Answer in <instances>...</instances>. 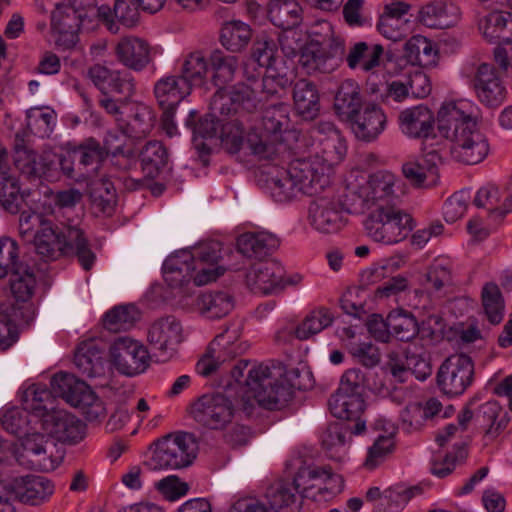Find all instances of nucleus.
<instances>
[{
	"label": "nucleus",
	"instance_id": "nucleus-53",
	"mask_svg": "<svg viewBox=\"0 0 512 512\" xmlns=\"http://www.w3.org/2000/svg\"><path fill=\"white\" fill-rule=\"evenodd\" d=\"M209 62L200 51H194L183 57L180 65V77L192 89L193 85L201 84L206 78Z\"/></svg>",
	"mask_w": 512,
	"mask_h": 512
},
{
	"label": "nucleus",
	"instance_id": "nucleus-32",
	"mask_svg": "<svg viewBox=\"0 0 512 512\" xmlns=\"http://www.w3.org/2000/svg\"><path fill=\"white\" fill-rule=\"evenodd\" d=\"M460 8L451 0H435L423 6L420 21L429 28L446 29L460 20Z\"/></svg>",
	"mask_w": 512,
	"mask_h": 512
},
{
	"label": "nucleus",
	"instance_id": "nucleus-20",
	"mask_svg": "<svg viewBox=\"0 0 512 512\" xmlns=\"http://www.w3.org/2000/svg\"><path fill=\"white\" fill-rule=\"evenodd\" d=\"M474 365L471 358L465 354H455L448 357L440 366L437 373V383L447 395H461L472 383Z\"/></svg>",
	"mask_w": 512,
	"mask_h": 512
},
{
	"label": "nucleus",
	"instance_id": "nucleus-49",
	"mask_svg": "<svg viewBox=\"0 0 512 512\" xmlns=\"http://www.w3.org/2000/svg\"><path fill=\"white\" fill-rule=\"evenodd\" d=\"M362 98L359 85L351 79L343 81L335 95L334 108L341 117L349 119L361 108Z\"/></svg>",
	"mask_w": 512,
	"mask_h": 512
},
{
	"label": "nucleus",
	"instance_id": "nucleus-15",
	"mask_svg": "<svg viewBox=\"0 0 512 512\" xmlns=\"http://www.w3.org/2000/svg\"><path fill=\"white\" fill-rule=\"evenodd\" d=\"M461 74L472 86L482 104L497 107L504 102L506 88L492 64L472 59L463 65Z\"/></svg>",
	"mask_w": 512,
	"mask_h": 512
},
{
	"label": "nucleus",
	"instance_id": "nucleus-56",
	"mask_svg": "<svg viewBox=\"0 0 512 512\" xmlns=\"http://www.w3.org/2000/svg\"><path fill=\"white\" fill-rule=\"evenodd\" d=\"M19 186L17 179L11 175L10 169L1 172L0 174V204L2 207L11 214H16L20 211V206L23 202L22 196L19 193Z\"/></svg>",
	"mask_w": 512,
	"mask_h": 512
},
{
	"label": "nucleus",
	"instance_id": "nucleus-31",
	"mask_svg": "<svg viewBox=\"0 0 512 512\" xmlns=\"http://www.w3.org/2000/svg\"><path fill=\"white\" fill-rule=\"evenodd\" d=\"M398 123L401 132L408 138H428L434 132L435 117L430 108L419 104L402 110Z\"/></svg>",
	"mask_w": 512,
	"mask_h": 512
},
{
	"label": "nucleus",
	"instance_id": "nucleus-28",
	"mask_svg": "<svg viewBox=\"0 0 512 512\" xmlns=\"http://www.w3.org/2000/svg\"><path fill=\"white\" fill-rule=\"evenodd\" d=\"M366 421L357 423H332L322 435V446L327 456L335 461L344 460L352 434L359 435L364 432Z\"/></svg>",
	"mask_w": 512,
	"mask_h": 512
},
{
	"label": "nucleus",
	"instance_id": "nucleus-43",
	"mask_svg": "<svg viewBox=\"0 0 512 512\" xmlns=\"http://www.w3.org/2000/svg\"><path fill=\"white\" fill-rule=\"evenodd\" d=\"M295 109L305 120H313L320 111L319 94L316 86L306 80H298L293 88Z\"/></svg>",
	"mask_w": 512,
	"mask_h": 512
},
{
	"label": "nucleus",
	"instance_id": "nucleus-60",
	"mask_svg": "<svg viewBox=\"0 0 512 512\" xmlns=\"http://www.w3.org/2000/svg\"><path fill=\"white\" fill-rule=\"evenodd\" d=\"M138 318V312L132 305L114 307L105 314L104 326L112 332L130 329Z\"/></svg>",
	"mask_w": 512,
	"mask_h": 512
},
{
	"label": "nucleus",
	"instance_id": "nucleus-35",
	"mask_svg": "<svg viewBox=\"0 0 512 512\" xmlns=\"http://www.w3.org/2000/svg\"><path fill=\"white\" fill-rule=\"evenodd\" d=\"M384 53L383 46L380 44H369L364 41L352 43L344 60L351 70H361L365 73L374 72L380 66L381 57Z\"/></svg>",
	"mask_w": 512,
	"mask_h": 512
},
{
	"label": "nucleus",
	"instance_id": "nucleus-12",
	"mask_svg": "<svg viewBox=\"0 0 512 512\" xmlns=\"http://www.w3.org/2000/svg\"><path fill=\"white\" fill-rule=\"evenodd\" d=\"M289 106L277 102L267 106L261 117L259 132L249 134L248 147L259 159H272L282 146V134L289 128Z\"/></svg>",
	"mask_w": 512,
	"mask_h": 512
},
{
	"label": "nucleus",
	"instance_id": "nucleus-30",
	"mask_svg": "<svg viewBox=\"0 0 512 512\" xmlns=\"http://www.w3.org/2000/svg\"><path fill=\"white\" fill-rule=\"evenodd\" d=\"M115 56L123 66L140 72L153 61V48L142 38L126 36L116 44Z\"/></svg>",
	"mask_w": 512,
	"mask_h": 512
},
{
	"label": "nucleus",
	"instance_id": "nucleus-33",
	"mask_svg": "<svg viewBox=\"0 0 512 512\" xmlns=\"http://www.w3.org/2000/svg\"><path fill=\"white\" fill-rule=\"evenodd\" d=\"M190 85L179 75L166 76L154 86V94L164 113L174 114L178 104L191 93Z\"/></svg>",
	"mask_w": 512,
	"mask_h": 512
},
{
	"label": "nucleus",
	"instance_id": "nucleus-50",
	"mask_svg": "<svg viewBox=\"0 0 512 512\" xmlns=\"http://www.w3.org/2000/svg\"><path fill=\"white\" fill-rule=\"evenodd\" d=\"M209 64L212 69L211 80L215 86L219 87L217 92L226 90L223 86L234 79L238 69V58L232 55H225L220 50H215L210 55Z\"/></svg>",
	"mask_w": 512,
	"mask_h": 512
},
{
	"label": "nucleus",
	"instance_id": "nucleus-11",
	"mask_svg": "<svg viewBox=\"0 0 512 512\" xmlns=\"http://www.w3.org/2000/svg\"><path fill=\"white\" fill-rule=\"evenodd\" d=\"M151 457L146 465L150 470H177L190 466L197 457V443L186 432L169 433L149 446Z\"/></svg>",
	"mask_w": 512,
	"mask_h": 512
},
{
	"label": "nucleus",
	"instance_id": "nucleus-13",
	"mask_svg": "<svg viewBox=\"0 0 512 512\" xmlns=\"http://www.w3.org/2000/svg\"><path fill=\"white\" fill-rule=\"evenodd\" d=\"M413 227L411 215L396 205L373 209L364 221L367 236L386 245L402 241Z\"/></svg>",
	"mask_w": 512,
	"mask_h": 512
},
{
	"label": "nucleus",
	"instance_id": "nucleus-58",
	"mask_svg": "<svg viewBox=\"0 0 512 512\" xmlns=\"http://www.w3.org/2000/svg\"><path fill=\"white\" fill-rule=\"evenodd\" d=\"M482 305L491 324H499L504 315V300L495 283H486L482 289Z\"/></svg>",
	"mask_w": 512,
	"mask_h": 512
},
{
	"label": "nucleus",
	"instance_id": "nucleus-5",
	"mask_svg": "<svg viewBox=\"0 0 512 512\" xmlns=\"http://www.w3.org/2000/svg\"><path fill=\"white\" fill-rule=\"evenodd\" d=\"M3 428L11 434L21 436L23 451L19 461L31 469L43 472L55 470L62 458L63 452L57 444L45 437L32 427L37 419L31 417L29 411L23 408L12 407L5 410L1 418Z\"/></svg>",
	"mask_w": 512,
	"mask_h": 512
},
{
	"label": "nucleus",
	"instance_id": "nucleus-6",
	"mask_svg": "<svg viewBox=\"0 0 512 512\" xmlns=\"http://www.w3.org/2000/svg\"><path fill=\"white\" fill-rule=\"evenodd\" d=\"M406 193L404 182L389 171L367 175L360 170L351 171L345 180L348 209H376L394 206Z\"/></svg>",
	"mask_w": 512,
	"mask_h": 512
},
{
	"label": "nucleus",
	"instance_id": "nucleus-55",
	"mask_svg": "<svg viewBox=\"0 0 512 512\" xmlns=\"http://www.w3.org/2000/svg\"><path fill=\"white\" fill-rule=\"evenodd\" d=\"M388 326L391 334L400 341H410L419 332L415 317L402 309L393 310L388 314Z\"/></svg>",
	"mask_w": 512,
	"mask_h": 512
},
{
	"label": "nucleus",
	"instance_id": "nucleus-10",
	"mask_svg": "<svg viewBox=\"0 0 512 512\" xmlns=\"http://www.w3.org/2000/svg\"><path fill=\"white\" fill-rule=\"evenodd\" d=\"M321 32H313V38L303 49L299 63L308 74H329L335 71L344 60L345 42L335 34L330 23L324 22Z\"/></svg>",
	"mask_w": 512,
	"mask_h": 512
},
{
	"label": "nucleus",
	"instance_id": "nucleus-29",
	"mask_svg": "<svg viewBox=\"0 0 512 512\" xmlns=\"http://www.w3.org/2000/svg\"><path fill=\"white\" fill-rule=\"evenodd\" d=\"M440 163V154L431 150L415 160L405 162L402 166V172L413 186L418 188L432 187L439 180L438 166Z\"/></svg>",
	"mask_w": 512,
	"mask_h": 512
},
{
	"label": "nucleus",
	"instance_id": "nucleus-45",
	"mask_svg": "<svg viewBox=\"0 0 512 512\" xmlns=\"http://www.w3.org/2000/svg\"><path fill=\"white\" fill-rule=\"evenodd\" d=\"M252 38L251 27L240 20L224 22L220 29L219 40L228 51L237 53L244 50Z\"/></svg>",
	"mask_w": 512,
	"mask_h": 512
},
{
	"label": "nucleus",
	"instance_id": "nucleus-57",
	"mask_svg": "<svg viewBox=\"0 0 512 512\" xmlns=\"http://www.w3.org/2000/svg\"><path fill=\"white\" fill-rule=\"evenodd\" d=\"M407 57L420 65H430L435 62L437 51L431 40L415 35L405 43Z\"/></svg>",
	"mask_w": 512,
	"mask_h": 512
},
{
	"label": "nucleus",
	"instance_id": "nucleus-24",
	"mask_svg": "<svg viewBox=\"0 0 512 512\" xmlns=\"http://www.w3.org/2000/svg\"><path fill=\"white\" fill-rule=\"evenodd\" d=\"M82 23V14L73 6L60 4L51 14V30L58 49L70 50L78 42V30Z\"/></svg>",
	"mask_w": 512,
	"mask_h": 512
},
{
	"label": "nucleus",
	"instance_id": "nucleus-2",
	"mask_svg": "<svg viewBox=\"0 0 512 512\" xmlns=\"http://www.w3.org/2000/svg\"><path fill=\"white\" fill-rule=\"evenodd\" d=\"M472 108L468 101H451L442 104L437 114V128L440 135L450 142L451 157L467 165L482 162L490 150Z\"/></svg>",
	"mask_w": 512,
	"mask_h": 512
},
{
	"label": "nucleus",
	"instance_id": "nucleus-44",
	"mask_svg": "<svg viewBox=\"0 0 512 512\" xmlns=\"http://www.w3.org/2000/svg\"><path fill=\"white\" fill-rule=\"evenodd\" d=\"M268 14L270 21L283 30H292L302 21V8L295 0H273Z\"/></svg>",
	"mask_w": 512,
	"mask_h": 512
},
{
	"label": "nucleus",
	"instance_id": "nucleus-54",
	"mask_svg": "<svg viewBox=\"0 0 512 512\" xmlns=\"http://www.w3.org/2000/svg\"><path fill=\"white\" fill-rule=\"evenodd\" d=\"M167 162L168 153L161 142L150 141L141 151L142 170L148 178H155Z\"/></svg>",
	"mask_w": 512,
	"mask_h": 512
},
{
	"label": "nucleus",
	"instance_id": "nucleus-14",
	"mask_svg": "<svg viewBox=\"0 0 512 512\" xmlns=\"http://www.w3.org/2000/svg\"><path fill=\"white\" fill-rule=\"evenodd\" d=\"M51 387L55 395L80 409L88 421H96L105 416L106 408L103 401L90 386L74 375L55 374L51 379Z\"/></svg>",
	"mask_w": 512,
	"mask_h": 512
},
{
	"label": "nucleus",
	"instance_id": "nucleus-61",
	"mask_svg": "<svg viewBox=\"0 0 512 512\" xmlns=\"http://www.w3.org/2000/svg\"><path fill=\"white\" fill-rule=\"evenodd\" d=\"M420 493L421 489L417 486L411 488H404L402 486L388 488L381 497L382 510L385 512H398L406 506L412 497Z\"/></svg>",
	"mask_w": 512,
	"mask_h": 512
},
{
	"label": "nucleus",
	"instance_id": "nucleus-25",
	"mask_svg": "<svg viewBox=\"0 0 512 512\" xmlns=\"http://www.w3.org/2000/svg\"><path fill=\"white\" fill-rule=\"evenodd\" d=\"M285 270L275 260L254 264L246 274L249 289L256 294H278L285 289Z\"/></svg>",
	"mask_w": 512,
	"mask_h": 512
},
{
	"label": "nucleus",
	"instance_id": "nucleus-22",
	"mask_svg": "<svg viewBox=\"0 0 512 512\" xmlns=\"http://www.w3.org/2000/svg\"><path fill=\"white\" fill-rule=\"evenodd\" d=\"M39 424L48 435L46 437L55 444V441L75 444L83 439L85 433V426L80 419L57 407L42 418Z\"/></svg>",
	"mask_w": 512,
	"mask_h": 512
},
{
	"label": "nucleus",
	"instance_id": "nucleus-38",
	"mask_svg": "<svg viewBox=\"0 0 512 512\" xmlns=\"http://www.w3.org/2000/svg\"><path fill=\"white\" fill-rule=\"evenodd\" d=\"M479 30L490 43L512 42V14L507 11L495 10L479 21Z\"/></svg>",
	"mask_w": 512,
	"mask_h": 512
},
{
	"label": "nucleus",
	"instance_id": "nucleus-7",
	"mask_svg": "<svg viewBox=\"0 0 512 512\" xmlns=\"http://www.w3.org/2000/svg\"><path fill=\"white\" fill-rule=\"evenodd\" d=\"M330 177L328 164L320 155L295 159L283 175L272 179L271 195L277 202L289 201L299 194L317 196L330 185Z\"/></svg>",
	"mask_w": 512,
	"mask_h": 512
},
{
	"label": "nucleus",
	"instance_id": "nucleus-41",
	"mask_svg": "<svg viewBox=\"0 0 512 512\" xmlns=\"http://www.w3.org/2000/svg\"><path fill=\"white\" fill-rule=\"evenodd\" d=\"M23 406L30 412L31 417L40 423L50 411L56 408L55 397L52 392L43 384H32L22 396Z\"/></svg>",
	"mask_w": 512,
	"mask_h": 512
},
{
	"label": "nucleus",
	"instance_id": "nucleus-48",
	"mask_svg": "<svg viewBox=\"0 0 512 512\" xmlns=\"http://www.w3.org/2000/svg\"><path fill=\"white\" fill-rule=\"evenodd\" d=\"M324 477H327L326 467L307 465L298 469L293 482L302 497L318 500L317 494L320 495Z\"/></svg>",
	"mask_w": 512,
	"mask_h": 512
},
{
	"label": "nucleus",
	"instance_id": "nucleus-47",
	"mask_svg": "<svg viewBox=\"0 0 512 512\" xmlns=\"http://www.w3.org/2000/svg\"><path fill=\"white\" fill-rule=\"evenodd\" d=\"M131 120L120 123V130L134 138L148 135L154 127L155 116L153 111L143 103H134L131 107Z\"/></svg>",
	"mask_w": 512,
	"mask_h": 512
},
{
	"label": "nucleus",
	"instance_id": "nucleus-27",
	"mask_svg": "<svg viewBox=\"0 0 512 512\" xmlns=\"http://www.w3.org/2000/svg\"><path fill=\"white\" fill-rule=\"evenodd\" d=\"M351 130L355 137L364 142L376 140L386 129L387 116L376 104H366L350 118Z\"/></svg>",
	"mask_w": 512,
	"mask_h": 512
},
{
	"label": "nucleus",
	"instance_id": "nucleus-19",
	"mask_svg": "<svg viewBox=\"0 0 512 512\" xmlns=\"http://www.w3.org/2000/svg\"><path fill=\"white\" fill-rule=\"evenodd\" d=\"M110 362L121 374L134 376L146 370L150 356L146 347L129 337L116 338L109 349Z\"/></svg>",
	"mask_w": 512,
	"mask_h": 512
},
{
	"label": "nucleus",
	"instance_id": "nucleus-42",
	"mask_svg": "<svg viewBox=\"0 0 512 512\" xmlns=\"http://www.w3.org/2000/svg\"><path fill=\"white\" fill-rule=\"evenodd\" d=\"M299 494L294 482L279 481L268 488L266 498L270 508L277 512H296L300 508Z\"/></svg>",
	"mask_w": 512,
	"mask_h": 512
},
{
	"label": "nucleus",
	"instance_id": "nucleus-63",
	"mask_svg": "<svg viewBox=\"0 0 512 512\" xmlns=\"http://www.w3.org/2000/svg\"><path fill=\"white\" fill-rule=\"evenodd\" d=\"M393 434L379 435L372 446L368 448L367 457L363 463L364 467L373 470L390 455L394 449Z\"/></svg>",
	"mask_w": 512,
	"mask_h": 512
},
{
	"label": "nucleus",
	"instance_id": "nucleus-4",
	"mask_svg": "<svg viewBox=\"0 0 512 512\" xmlns=\"http://www.w3.org/2000/svg\"><path fill=\"white\" fill-rule=\"evenodd\" d=\"M221 260L222 244L218 241L201 243L190 250H179L164 261V279L173 288L191 281L196 286H203L224 274L225 267Z\"/></svg>",
	"mask_w": 512,
	"mask_h": 512
},
{
	"label": "nucleus",
	"instance_id": "nucleus-62",
	"mask_svg": "<svg viewBox=\"0 0 512 512\" xmlns=\"http://www.w3.org/2000/svg\"><path fill=\"white\" fill-rule=\"evenodd\" d=\"M78 157V169L86 171V177L89 176L88 168L90 166H97L103 161L107 154L105 149L95 139L89 138L78 147H75Z\"/></svg>",
	"mask_w": 512,
	"mask_h": 512
},
{
	"label": "nucleus",
	"instance_id": "nucleus-36",
	"mask_svg": "<svg viewBox=\"0 0 512 512\" xmlns=\"http://www.w3.org/2000/svg\"><path fill=\"white\" fill-rule=\"evenodd\" d=\"M74 363L79 372L87 378H99L105 375L102 348L95 340H86L78 345Z\"/></svg>",
	"mask_w": 512,
	"mask_h": 512
},
{
	"label": "nucleus",
	"instance_id": "nucleus-59",
	"mask_svg": "<svg viewBox=\"0 0 512 512\" xmlns=\"http://www.w3.org/2000/svg\"><path fill=\"white\" fill-rule=\"evenodd\" d=\"M452 282V268L446 260H436L433 262L424 275L422 282L424 288L428 292H438L444 286L450 285Z\"/></svg>",
	"mask_w": 512,
	"mask_h": 512
},
{
	"label": "nucleus",
	"instance_id": "nucleus-17",
	"mask_svg": "<svg viewBox=\"0 0 512 512\" xmlns=\"http://www.w3.org/2000/svg\"><path fill=\"white\" fill-rule=\"evenodd\" d=\"M211 114L202 118L194 126V134L202 138H213L217 135L220 128V139L222 145L230 153H237L244 140V113L238 114H219L212 110V102L210 103Z\"/></svg>",
	"mask_w": 512,
	"mask_h": 512
},
{
	"label": "nucleus",
	"instance_id": "nucleus-3",
	"mask_svg": "<svg viewBox=\"0 0 512 512\" xmlns=\"http://www.w3.org/2000/svg\"><path fill=\"white\" fill-rule=\"evenodd\" d=\"M245 372L242 408L247 415H254L259 407L280 409L292 398L295 389L306 390L311 387L308 374L305 375V381L296 368L283 374L281 369H271L264 364L250 365L248 362Z\"/></svg>",
	"mask_w": 512,
	"mask_h": 512
},
{
	"label": "nucleus",
	"instance_id": "nucleus-46",
	"mask_svg": "<svg viewBox=\"0 0 512 512\" xmlns=\"http://www.w3.org/2000/svg\"><path fill=\"white\" fill-rule=\"evenodd\" d=\"M89 196L92 209L96 214L112 215L116 206V191L109 179H97L91 182Z\"/></svg>",
	"mask_w": 512,
	"mask_h": 512
},
{
	"label": "nucleus",
	"instance_id": "nucleus-64",
	"mask_svg": "<svg viewBox=\"0 0 512 512\" xmlns=\"http://www.w3.org/2000/svg\"><path fill=\"white\" fill-rule=\"evenodd\" d=\"M34 287V275L27 268L20 266L12 272L11 291L17 301H27L32 296Z\"/></svg>",
	"mask_w": 512,
	"mask_h": 512
},
{
	"label": "nucleus",
	"instance_id": "nucleus-1",
	"mask_svg": "<svg viewBox=\"0 0 512 512\" xmlns=\"http://www.w3.org/2000/svg\"><path fill=\"white\" fill-rule=\"evenodd\" d=\"M82 193L75 188L53 194L52 202H43L35 208L22 210L18 220L21 238L33 244L35 252L45 261H54L62 256L76 255L80 265L90 270L96 256L89 247L84 231L71 220L56 221L57 209L75 207L82 200Z\"/></svg>",
	"mask_w": 512,
	"mask_h": 512
},
{
	"label": "nucleus",
	"instance_id": "nucleus-51",
	"mask_svg": "<svg viewBox=\"0 0 512 512\" xmlns=\"http://www.w3.org/2000/svg\"><path fill=\"white\" fill-rule=\"evenodd\" d=\"M18 304L3 303L0 305V349L6 350L18 339L17 323L21 317Z\"/></svg>",
	"mask_w": 512,
	"mask_h": 512
},
{
	"label": "nucleus",
	"instance_id": "nucleus-40",
	"mask_svg": "<svg viewBox=\"0 0 512 512\" xmlns=\"http://www.w3.org/2000/svg\"><path fill=\"white\" fill-rule=\"evenodd\" d=\"M279 246V239L272 233L248 232L237 239L238 251L247 258L261 259Z\"/></svg>",
	"mask_w": 512,
	"mask_h": 512
},
{
	"label": "nucleus",
	"instance_id": "nucleus-34",
	"mask_svg": "<svg viewBox=\"0 0 512 512\" xmlns=\"http://www.w3.org/2000/svg\"><path fill=\"white\" fill-rule=\"evenodd\" d=\"M235 307L234 296L226 290L201 293L195 300L196 311L206 319L217 320L227 316Z\"/></svg>",
	"mask_w": 512,
	"mask_h": 512
},
{
	"label": "nucleus",
	"instance_id": "nucleus-39",
	"mask_svg": "<svg viewBox=\"0 0 512 512\" xmlns=\"http://www.w3.org/2000/svg\"><path fill=\"white\" fill-rule=\"evenodd\" d=\"M328 407L332 415L348 421H364L361 415L365 409L363 395L337 389L329 398Z\"/></svg>",
	"mask_w": 512,
	"mask_h": 512
},
{
	"label": "nucleus",
	"instance_id": "nucleus-26",
	"mask_svg": "<svg viewBox=\"0 0 512 512\" xmlns=\"http://www.w3.org/2000/svg\"><path fill=\"white\" fill-rule=\"evenodd\" d=\"M87 76L102 95L116 93L131 96L135 90L133 76L127 71L112 70L101 64L92 65Z\"/></svg>",
	"mask_w": 512,
	"mask_h": 512
},
{
	"label": "nucleus",
	"instance_id": "nucleus-23",
	"mask_svg": "<svg viewBox=\"0 0 512 512\" xmlns=\"http://www.w3.org/2000/svg\"><path fill=\"white\" fill-rule=\"evenodd\" d=\"M3 489L13 500L32 506L43 503L54 492V486L50 480L32 474L15 477L5 482Z\"/></svg>",
	"mask_w": 512,
	"mask_h": 512
},
{
	"label": "nucleus",
	"instance_id": "nucleus-52",
	"mask_svg": "<svg viewBox=\"0 0 512 512\" xmlns=\"http://www.w3.org/2000/svg\"><path fill=\"white\" fill-rule=\"evenodd\" d=\"M334 321V314L325 307L312 310L296 327L295 336L300 340H307L329 327Z\"/></svg>",
	"mask_w": 512,
	"mask_h": 512
},
{
	"label": "nucleus",
	"instance_id": "nucleus-9",
	"mask_svg": "<svg viewBox=\"0 0 512 512\" xmlns=\"http://www.w3.org/2000/svg\"><path fill=\"white\" fill-rule=\"evenodd\" d=\"M286 87L264 74L260 81L252 80L250 83H237L226 90L216 92L212 98V110L219 114H240L245 116L255 111L259 102L263 100L261 94L266 97L278 95Z\"/></svg>",
	"mask_w": 512,
	"mask_h": 512
},
{
	"label": "nucleus",
	"instance_id": "nucleus-37",
	"mask_svg": "<svg viewBox=\"0 0 512 512\" xmlns=\"http://www.w3.org/2000/svg\"><path fill=\"white\" fill-rule=\"evenodd\" d=\"M476 422L484 430V437L492 441L506 429L510 417L497 401H488L478 408Z\"/></svg>",
	"mask_w": 512,
	"mask_h": 512
},
{
	"label": "nucleus",
	"instance_id": "nucleus-21",
	"mask_svg": "<svg viewBox=\"0 0 512 512\" xmlns=\"http://www.w3.org/2000/svg\"><path fill=\"white\" fill-rule=\"evenodd\" d=\"M183 340V328L174 316L160 318L148 330V342L160 362H166L177 352Z\"/></svg>",
	"mask_w": 512,
	"mask_h": 512
},
{
	"label": "nucleus",
	"instance_id": "nucleus-18",
	"mask_svg": "<svg viewBox=\"0 0 512 512\" xmlns=\"http://www.w3.org/2000/svg\"><path fill=\"white\" fill-rule=\"evenodd\" d=\"M242 334L240 324L232 323L211 341L205 355L197 363L203 376L215 372L221 364L246 351V343L238 342Z\"/></svg>",
	"mask_w": 512,
	"mask_h": 512
},
{
	"label": "nucleus",
	"instance_id": "nucleus-16",
	"mask_svg": "<svg viewBox=\"0 0 512 512\" xmlns=\"http://www.w3.org/2000/svg\"><path fill=\"white\" fill-rule=\"evenodd\" d=\"M347 201L345 186L338 194L329 189L324 195L317 196L309 206L311 226L324 234L338 232L345 224L343 212L358 213L357 210L348 209Z\"/></svg>",
	"mask_w": 512,
	"mask_h": 512
},
{
	"label": "nucleus",
	"instance_id": "nucleus-8",
	"mask_svg": "<svg viewBox=\"0 0 512 512\" xmlns=\"http://www.w3.org/2000/svg\"><path fill=\"white\" fill-rule=\"evenodd\" d=\"M247 368V361L239 362L231 371L234 383L227 386L225 393L203 395L193 404L192 415L198 423L220 429L231 421L236 409L248 416L242 408Z\"/></svg>",
	"mask_w": 512,
	"mask_h": 512
}]
</instances>
